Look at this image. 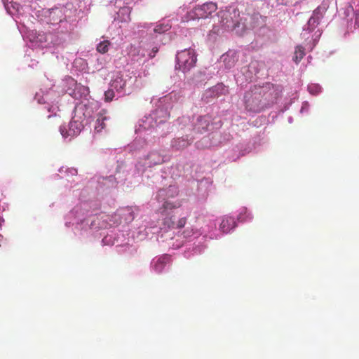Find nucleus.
I'll use <instances>...</instances> for the list:
<instances>
[{
	"instance_id": "f257e3e1",
	"label": "nucleus",
	"mask_w": 359,
	"mask_h": 359,
	"mask_svg": "<svg viewBox=\"0 0 359 359\" xmlns=\"http://www.w3.org/2000/svg\"><path fill=\"white\" fill-rule=\"evenodd\" d=\"M128 165L121 162L116 168V175L95 176L89 182L88 188L83 189L76 204L64 217L65 225L72 227L75 235L84 238L97 237V231L108 227L123 228L133 222L140 213L137 206L119 208L111 215H98L101 208V198L111 188L116 186L117 180L123 181L121 172H128Z\"/></svg>"
},
{
	"instance_id": "f03ea898",
	"label": "nucleus",
	"mask_w": 359,
	"mask_h": 359,
	"mask_svg": "<svg viewBox=\"0 0 359 359\" xmlns=\"http://www.w3.org/2000/svg\"><path fill=\"white\" fill-rule=\"evenodd\" d=\"M183 99L181 92L172 91L170 94L161 97L149 114H146L138 122L135 132L138 137L129 146L130 150L137 153L143 151L135 165V172L138 175L144 174L148 169L165 163L170 156L164 150L151 149L146 151L155 142L159 136L168 133L170 109L180 105Z\"/></svg>"
},
{
	"instance_id": "7ed1b4c3",
	"label": "nucleus",
	"mask_w": 359,
	"mask_h": 359,
	"mask_svg": "<svg viewBox=\"0 0 359 359\" xmlns=\"http://www.w3.org/2000/svg\"><path fill=\"white\" fill-rule=\"evenodd\" d=\"M69 85L65 90L66 93L79 100L75 103L73 116L68 126H61L60 133L65 140L70 141L79 135L83 130L91 129L93 123L94 133H100L106 128L110 116L107 111L102 109L99 111V102L88 98L89 89L76 81L72 77H68L65 81Z\"/></svg>"
},
{
	"instance_id": "20e7f679",
	"label": "nucleus",
	"mask_w": 359,
	"mask_h": 359,
	"mask_svg": "<svg viewBox=\"0 0 359 359\" xmlns=\"http://www.w3.org/2000/svg\"><path fill=\"white\" fill-rule=\"evenodd\" d=\"M178 187L170 184L166 188L160 189L156 196V199L162 203L161 208V218L157 221L144 219L143 224L140 225L135 231L133 237L137 241L147 238L152 239L154 237L158 242L170 233L172 229L184 227L188 214L182 213L181 202L172 201V199L178 195Z\"/></svg>"
},
{
	"instance_id": "39448f33",
	"label": "nucleus",
	"mask_w": 359,
	"mask_h": 359,
	"mask_svg": "<svg viewBox=\"0 0 359 359\" xmlns=\"http://www.w3.org/2000/svg\"><path fill=\"white\" fill-rule=\"evenodd\" d=\"M31 15L41 23L48 25L53 30L60 31L57 33L32 31L29 35V46L33 49L63 47L68 33L73 29L72 22L75 21L65 11V6L60 4L51 8H34Z\"/></svg>"
},
{
	"instance_id": "423d86ee",
	"label": "nucleus",
	"mask_w": 359,
	"mask_h": 359,
	"mask_svg": "<svg viewBox=\"0 0 359 359\" xmlns=\"http://www.w3.org/2000/svg\"><path fill=\"white\" fill-rule=\"evenodd\" d=\"M184 225L177 229L179 231L174 236L169 233L162 242H167L168 246L173 250L183 248V255L189 259L202 254L207 248V239H217L221 234L217 230L215 219H208L201 227L195 225Z\"/></svg>"
},
{
	"instance_id": "0eeeda50",
	"label": "nucleus",
	"mask_w": 359,
	"mask_h": 359,
	"mask_svg": "<svg viewBox=\"0 0 359 359\" xmlns=\"http://www.w3.org/2000/svg\"><path fill=\"white\" fill-rule=\"evenodd\" d=\"M328 4L323 1L313 11L307 23L303 27L301 36L304 39L305 48L302 46L296 47L293 60L298 64L305 55V49L311 51L318 43L322 32L318 28L328 9Z\"/></svg>"
},
{
	"instance_id": "6e6552de",
	"label": "nucleus",
	"mask_w": 359,
	"mask_h": 359,
	"mask_svg": "<svg viewBox=\"0 0 359 359\" xmlns=\"http://www.w3.org/2000/svg\"><path fill=\"white\" fill-rule=\"evenodd\" d=\"M278 96L279 92L270 83H265L262 86L254 85L244 95L245 109L249 112L259 113L271 106Z\"/></svg>"
},
{
	"instance_id": "1a4fd4ad",
	"label": "nucleus",
	"mask_w": 359,
	"mask_h": 359,
	"mask_svg": "<svg viewBox=\"0 0 359 359\" xmlns=\"http://www.w3.org/2000/svg\"><path fill=\"white\" fill-rule=\"evenodd\" d=\"M139 27L146 29L149 32V34L153 40V46L151 49H142V46L140 49L137 50V55L139 57L137 59V62L145 61L147 59L154 57L156 53L158 51V46L159 44L166 43L168 37L166 36V33L169 31L172 25L170 20L163 19L155 24L152 23H141Z\"/></svg>"
},
{
	"instance_id": "9d476101",
	"label": "nucleus",
	"mask_w": 359,
	"mask_h": 359,
	"mask_svg": "<svg viewBox=\"0 0 359 359\" xmlns=\"http://www.w3.org/2000/svg\"><path fill=\"white\" fill-rule=\"evenodd\" d=\"M135 78L126 72H114L110 76L109 88L104 92V100L111 102L130 95L133 92Z\"/></svg>"
},
{
	"instance_id": "9b49d317",
	"label": "nucleus",
	"mask_w": 359,
	"mask_h": 359,
	"mask_svg": "<svg viewBox=\"0 0 359 359\" xmlns=\"http://www.w3.org/2000/svg\"><path fill=\"white\" fill-rule=\"evenodd\" d=\"M218 16L220 18L222 26L228 31H233L241 26V30L250 29L255 27V24L249 20L257 18L258 15L254 17L247 15L246 17H241L240 12L235 5H231L226 8L225 10L219 13Z\"/></svg>"
},
{
	"instance_id": "f8f14e48",
	"label": "nucleus",
	"mask_w": 359,
	"mask_h": 359,
	"mask_svg": "<svg viewBox=\"0 0 359 359\" xmlns=\"http://www.w3.org/2000/svg\"><path fill=\"white\" fill-rule=\"evenodd\" d=\"M196 55L192 48H185L177 53L176 55V69L181 70L183 73L189 72L196 63Z\"/></svg>"
},
{
	"instance_id": "ddd939ff",
	"label": "nucleus",
	"mask_w": 359,
	"mask_h": 359,
	"mask_svg": "<svg viewBox=\"0 0 359 359\" xmlns=\"http://www.w3.org/2000/svg\"><path fill=\"white\" fill-rule=\"evenodd\" d=\"M217 9V4L212 1L196 6L191 11L187 13L186 19L183 20V21L208 18L212 16Z\"/></svg>"
},
{
	"instance_id": "4468645a",
	"label": "nucleus",
	"mask_w": 359,
	"mask_h": 359,
	"mask_svg": "<svg viewBox=\"0 0 359 359\" xmlns=\"http://www.w3.org/2000/svg\"><path fill=\"white\" fill-rule=\"evenodd\" d=\"M58 94L55 93L52 89H49L48 90H40L39 92H36L34 96V100L39 104H46L47 110L48 112H51L49 115H48V118H50L53 116H56L57 111L58 107L54 104L50 105V103H54L56 101V99L58 97Z\"/></svg>"
},
{
	"instance_id": "2eb2a0df",
	"label": "nucleus",
	"mask_w": 359,
	"mask_h": 359,
	"mask_svg": "<svg viewBox=\"0 0 359 359\" xmlns=\"http://www.w3.org/2000/svg\"><path fill=\"white\" fill-rule=\"evenodd\" d=\"M171 262V257L168 254H163L155 257L150 263L151 271L160 274L167 271L169 264Z\"/></svg>"
},
{
	"instance_id": "dca6fc26",
	"label": "nucleus",
	"mask_w": 359,
	"mask_h": 359,
	"mask_svg": "<svg viewBox=\"0 0 359 359\" xmlns=\"http://www.w3.org/2000/svg\"><path fill=\"white\" fill-rule=\"evenodd\" d=\"M89 5V0H67V3L64 4L65 11L68 12L72 18H74L77 11L85 12L88 11Z\"/></svg>"
},
{
	"instance_id": "f3484780",
	"label": "nucleus",
	"mask_w": 359,
	"mask_h": 359,
	"mask_svg": "<svg viewBox=\"0 0 359 359\" xmlns=\"http://www.w3.org/2000/svg\"><path fill=\"white\" fill-rule=\"evenodd\" d=\"M114 21L126 22L130 20V7L125 6L122 0H116Z\"/></svg>"
},
{
	"instance_id": "a211bd4d",
	"label": "nucleus",
	"mask_w": 359,
	"mask_h": 359,
	"mask_svg": "<svg viewBox=\"0 0 359 359\" xmlns=\"http://www.w3.org/2000/svg\"><path fill=\"white\" fill-rule=\"evenodd\" d=\"M343 15L347 18L348 27L350 29L359 28V8L353 9L351 6L344 8Z\"/></svg>"
},
{
	"instance_id": "6ab92c4d",
	"label": "nucleus",
	"mask_w": 359,
	"mask_h": 359,
	"mask_svg": "<svg viewBox=\"0 0 359 359\" xmlns=\"http://www.w3.org/2000/svg\"><path fill=\"white\" fill-rule=\"evenodd\" d=\"M3 1L8 13L13 17L16 22H18L19 20L21 22L20 16L22 15L25 11L23 6L13 0H3Z\"/></svg>"
},
{
	"instance_id": "aec40b11",
	"label": "nucleus",
	"mask_w": 359,
	"mask_h": 359,
	"mask_svg": "<svg viewBox=\"0 0 359 359\" xmlns=\"http://www.w3.org/2000/svg\"><path fill=\"white\" fill-rule=\"evenodd\" d=\"M228 92L227 87L223 83H217L215 86L206 90L203 95L202 99L206 102H210L211 98L219 97V95H224Z\"/></svg>"
},
{
	"instance_id": "412c9836",
	"label": "nucleus",
	"mask_w": 359,
	"mask_h": 359,
	"mask_svg": "<svg viewBox=\"0 0 359 359\" xmlns=\"http://www.w3.org/2000/svg\"><path fill=\"white\" fill-rule=\"evenodd\" d=\"M210 122L211 119L208 116H198L193 129L201 134L210 131L214 128L213 124H210Z\"/></svg>"
},
{
	"instance_id": "4be33fe9",
	"label": "nucleus",
	"mask_w": 359,
	"mask_h": 359,
	"mask_svg": "<svg viewBox=\"0 0 359 359\" xmlns=\"http://www.w3.org/2000/svg\"><path fill=\"white\" fill-rule=\"evenodd\" d=\"M260 69V63L257 60L250 62L248 66L243 67L241 69V74L245 77L246 81H251L254 76L259 73Z\"/></svg>"
},
{
	"instance_id": "5701e85b",
	"label": "nucleus",
	"mask_w": 359,
	"mask_h": 359,
	"mask_svg": "<svg viewBox=\"0 0 359 359\" xmlns=\"http://www.w3.org/2000/svg\"><path fill=\"white\" fill-rule=\"evenodd\" d=\"M238 60V53L235 50H229L220 57V63L224 68L230 69L233 67Z\"/></svg>"
},
{
	"instance_id": "b1692460",
	"label": "nucleus",
	"mask_w": 359,
	"mask_h": 359,
	"mask_svg": "<svg viewBox=\"0 0 359 359\" xmlns=\"http://www.w3.org/2000/svg\"><path fill=\"white\" fill-rule=\"evenodd\" d=\"M237 226V222L234 217L225 215L221 219L219 230L223 233H229Z\"/></svg>"
},
{
	"instance_id": "393cba45",
	"label": "nucleus",
	"mask_w": 359,
	"mask_h": 359,
	"mask_svg": "<svg viewBox=\"0 0 359 359\" xmlns=\"http://www.w3.org/2000/svg\"><path fill=\"white\" fill-rule=\"evenodd\" d=\"M125 230L116 229V247H126L128 245H131L130 238L128 236V233H124ZM127 232V231H126Z\"/></svg>"
},
{
	"instance_id": "a878e982",
	"label": "nucleus",
	"mask_w": 359,
	"mask_h": 359,
	"mask_svg": "<svg viewBox=\"0 0 359 359\" xmlns=\"http://www.w3.org/2000/svg\"><path fill=\"white\" fill-rule=\"evenodd\" d=\"M198 196L201 198H205L208 195L209 189L211 186V181L208 178H203L201 180L196 181Z\"/></svg>"
},
{
	"instance_id": "bb28decb",
	"label": "nucleus",
	"mask_w": 359,
	"mask_h": 359,
	"mask_svg": "<svg viewBox=\"0 0 359 359\" xmlns=\"http://www.w3.org/2000/svg\"><path fill=\"white\" fill-rule=\"evenodd\" d=\"M108 57L104 55H97L92 58L90 63L94 71H100L107 67Z\"/></svg>"
},
{
	"instance_id": "cd10ccee",
	"label": "nucleus",
	"mask_w": 359,
	"mask_h": 359,
	"mask_svg": "<svg viewBox=\"0 0 359 359\" xmlns=\"http://www.w3.org/2000/svg\"><path fill=\"white\" fill-rule=\"evenodd\" d=\"M193 140V137H189L187 135L185 137L174 139L171 142V147L175 150H180L186 148Z\"/></svg>"
},
{
	"instance_id": "c85d7f7f",
	"label": "nucleus",
	"mask_w": 359,
	"mask_h": 359,
	"mask_svg": "<svg viewBox=\"0 0 359 359\" xmlns=\"http://www.w3.org/2000/svg\"><path fill=\"white\" fill-rule=\"evenodd\" d=\"M233 154L229 157V159L232 161H236L238 159L240 156H244L247 153L250 151V148L248 147L246 145H245L243 143H241L238 145H236L233 149Z\"/></svg>"
},
{
	"instance_id": "c756f323",
	"label": "nucleus",
	"mask_w": 359,
	"mask_h": 359,
	"mask_svg": "<svg viewBox=\"0 0 359 359\" xmlns=\"http://www.w3.org/2000/svg\"><path fill=\"white\" fill-rule=\"evenodd\" d=\"M253 216L245 207H242L238 210L237 221L238 222H248L252 221Z\"/></svg>"
},
{
	"instance_id": "7c9ffc66",
	"label": "nucleus",
	"mask_w": 359,
	"mask_h": 359,
	"mask_svg": "<svg viewBox=\"0 0 359 359\" xmlns=\"http://www.w3.org/2000/svg\"><path fill=\"white\" fill-rule=\"evenodd\" d=\"M116 228L110 230L107 233L102 240L103 245H116Z\"/></svg>"
},
{
	"instance_id": "2f4dec72",
	"label": "nucleus",
	"mask_w": 359,
	"mask_h": 359,
	"mask_svg": "<svg viewBox=\"0 0 359 359\" xmlns=\"http://www.w3.org/2000/svg\"><path fill=\"white\" fill-rule=\"evenodd\" d=\"M111 45L112 43L111 41L104 39L100 41L99 43H97V50L98 53H101L102 55H104L109 50V48Z\"/></svg>"
},
{
	"instance_id": "473e14b6",
	"label": "nucleus",
	"mask_w": 359,
	"mask_h": 359,
	"mask_svg": "<svg viewBox=\"0 0 359 359\" xmlns=\"http://www.w3.org/2000/svg\"><path fill=\"white\" fill-rule=\"evenodd\" d=\"M307 90L311 95L316 96L322 93L323 88L318 83H310L308 85Z\"/></svg>"
},
{
	"instance_id": "72a5a7b5",
	"label": "nucleus",
	"mask_w": 359,
	"mask_h": 359,
	"mask_svg": "<svg viewBox=\"0 0 359 359\" xmlns=\"http://www.w3.org/2000/svg\"><path fill=\"white\" fill-rule=\"evenodd\" d=\"M181 168L182 165L180 164H177L176 166L172 167L170 168V174L172 179L175 180L176 178L180 177V176L184 175V172H182Z\"/></svg>"
},
{
	"instance_id": "f704fd0d",
	"label": "nucleus",
	"mask_w": 359,
	"mask_h": 359,
	"mask_svg": "<svg viewBox=\"0 0 359 359\" xmlns=\"http://www.w3.org/2000/svg\"><path fill=\"white\" fill-rule=\"evenodd\" d=\"M222 135L219 133H215L212 136V142L211 146L217 147L223 144V141L226 140V137H224L222 140Z\"/></svg>"
},
{
	"instance_id": "c9c22d12",
	"label": "nucleus",
	"mask_w": 359,
	"mask_h": 359,
	"mask_svg": "<svg viewBox=\"0 0 359 359\" xmlns=\"http://www.w3.org/2000/svg\"><path fill=\"white\" fill-rule=\"evenodd\" d=\"M303 0H276V6L279 5L286 6H294L302 1Z\"/></svg>"
},
{
	"instance_id": "e433bc0d",
	"label": "nucleus",
	"mask_w": 359,
	"mask_h": 359,
	"mask_svg": "<svg viewBox=\"0 0 359 359\" xmlns=\"http://www.w3.org/2000/svg\"><path fill=\"white\" fill-rule=\"evenodd\" d=\"M60 173H65L67 176H76L77 175V169L74 168L62 167L59 170Z\"/></svg>"
},
{
	"instance_id": "4c0bfd02",
	"label": "nucleus",
	"mask_w": 359,
	"mask_h": 359,
	"mask_svg": "<svg viewBox=\"0 0 359 359\" xmlns=\"http://www.w3.org/2000/svg\"><path fill=\"white\" fill-rule=\"evenodd\" d=\"M309 103L307 101H305L302 103V107L300 109V113L304 114V113H309Z\"/></svg>"
},
{
	"instance_id": "58836bf2",
	"label": "nucleus",
	"mask_w": 359,
	"mask_h": 359,
	"mask_svg": "<svg viewBox=\"0 0 359 359\" xmlns=\"http://www.w3.org/2000/svg\"><path fill=\"white\" fill-rule=\"evenodd\" d=\"M178 121H180V123H187V122H189V117H186V116H183L180 118L178 119Z\"/></svg>"
},
{
	"instance_id": "ea45409f",
	"label": "nucleus",
	"mask_w": 359,
	"mask_h": 359,
	"mask_svg": "<svg viewBox=\"0 0 359 359\" xmlns=\"http://www.w3.org/2000/svg\"><path fill=\"white\" fill-rule=\"evenodd\" d=\"M288 122H289L290 123H292L293 122V118H292V117L290 116V117L288 118Z\"/></svg>"
},
{
	"instance_id": "a19ab883",
	"label": "nucleus",
	"mask_w": 359,
	"mask_h": 359,
	"mask_svg": "<svg viewBox=\"0 0 359 359\" xmlns=\"http://www.w3.org/2000/svg\"><path fill=\"white\" fill-rule=\"evenodd\" d=\"M236 76V81L237 83L239 82L241 80H240V76L238 74Z\"/></svg>"
},
{
	"instance_id": "79ce46f5",
	"label": "nucleus",
	"mask_w": 359,
	"mask_h": 359,
	"mask_svg": "<svg viewBox=\"0 0 359 359\" xmlns=\"http://www.w3.org/2000/svg\"><path fill=\"white\" fill-rule=\"evenodd\" d=\"M3 238V236L0 234V240Z\"/></svg>"
}]
</instances>
